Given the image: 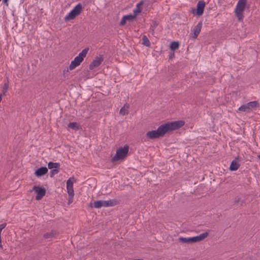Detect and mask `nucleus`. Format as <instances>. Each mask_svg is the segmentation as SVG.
Here are the masks:
<instances>
[{"label": "nucleus", "mask_w": 260, "mask_h": 260, "mask_svg": "<svg viewBox=\"0 0 260 260\" xmlns=\"http://www.w3.org/2000/svg\"><path fill=\"white\" fill-rule=\"evenodd\" d=\"M47 172L48 169L45 167H42L37 169L35 171V174L37 177H41L46 174Z\"/></svg>", "instance_id": "14"}, {"label": "nucleus", "mask_w": 260, "mask_h": 260, "mask_svg": "<svg viewBox=\"0 0 260 260\" xmlns=\"http://www.w3.org/2000/svg\"><path fill=\"white\" fill-rule=\"evenodd\" d=\"M104 60L103 56L101 55L95 57V58L91 62L89 65V69L93 70L94 68L100 66Z\"/></svg>", "instance_id": "11"}, {"label": "nucleus", "mask_w": 260, "mask_h": 260, "mask_svg": "<svg viewBox=\"0 0 260 260\" xmlns=\"http://www.w3.org/2000/svg\"><path fill=\"white\" fill-rule=\"evenodd\" d=\"M259 107L258 102L256 101L250 102L246 104L242 105L239 107L238 110L242 112H250L253 109Z\"/></svg>", "instance_id": "8"}, {"label": "nucleus", "mask_w": 260, "mask_h": 260, "mask_svg": "<svg viewBox=\"0 0 260 260\" xmlns=\"http://www.w3.org/2000/svg\"><path fill=\"white\" fill-rule=\"evenodd\" d=\"M8 88H9V84L8 83H5L4 85H3V89H2V93L1 94L3 95H5L6 93H7V92L8 91Z\"/></svg>", "instance_id": "25"}, {"label": "nucleus", "mask_w": 260, "mask_h": 260, "mask_svg": "<svg viewBox=\"0 0 260 260\" xmlns=\"http://www.w3.org/2000/svg\"><path fill=\"white\" fill-rule=\"evenodd\" d=\"M7 223H4L0 224V234H1V232L2 230L6 226Z\"/></svg>", "instance_id": "28"}, {"label": "nucleus", "mask_w": 260, "mask_h": 260, "mask_svg": "<svg viewBox=\"0 0 260 260\" xmlns=\"http://www.w3.org/2000/svg\"><path fill=\"white\" fill-rule=\"evenodd\" d=\"M56 234V233L55 231H51L50 232L46 233L44 234L43 237L45 239H51L55 236V235Z\"/></svg>", "instance_id": "19"}, {"label": "nucleus", "mask_w": 260, "mask_h": 260, "mask_svg": "<svg viewBox=\"0 0 260 260\" xmlns=\"http://www.w3.org/2000/svg\"><path fill=\"white\" fill-rule=\"evenodd\" d=\"M142 40L143 45L146 47H149L150 46V42L146 36H143Z\"/></svg>", "instance_id": "21"}, {"label": "nucleus", "mask_w": 260, "mask_h": 260, "mask_svg": "<svg viewBox=\"0 0 260 260\" xmlns=\"http://www.w3.org/2000/svg\"><path fill=\"white\" fill-rule=\"evenodd\" d=\"M89 50L88 48L84 49L74 59L71 61V64L69 66V70H73L75 69L77 67L79 66L82 61L83 60L84 58L86 56L88 51Z\"/></svg>", "instance_id": "4"}, {"label": "nucleus", "mask_w": 260, "mask_h": 260, "mask_svg": "<svg viewBox=\"0 0 260 260\" xmlns=\"http://www.w3.org/2000/svg\"><path fill=\"white\" fill-rule=\"evenodd\" d=\"M68 126L73 129H79L80 128L79 125L77 122H70Z\"/></svg>", "instance_id": "22"}, {"label": "nucleus", "mask_w": 260, "mask_h": 260, "mask_svg": "<svg viewBox=\"0 0 260 260\" xmlns=\"http://www.w3.org/2000/svg\"><path fill=\"white\" fill-rule=\"evenodd\" d=\"M117 204L116 200H110L108 201H96L93 203V207L95 208H100L102 207H112Z\"/></svg>", "instance_id": "6"}, {"label": "nucleus", "mask_w": 260, "mask_h": 260, "mask_svg": "<svg viewBox=\"0 0 260 260\" xmlns=\"http://www.w3.org/2000/svg\"><path fill=\"white\" fill-rule=\"evenodd\" d=\"M82 10V5L79 3L67 16H66L64 18L65 20L69 21L74 19L76 16L80 14Z\"/></svg>", "instance_id": "7"}, {"label": "nucleus", "mask_w": 260, "mask_h": 260, "mask_svg": "<svg viewBox=\"0 0 260 260\" xmlns=\"http://www.w3.org/2000/svg\"><path fill=\"white\" fill-rule=\"evenodd\" d=\"M173 56H174V53H173L171 55H170V58L172 57Z\"/></svg>", "instance_id": "29"}, {"label": "nucleus", "mask_w": 260, "mask_h": 260, "mask_svg": "<svg viewBox=\"0 0 260 260\" xmlns=\"http://www.w3.org/2000/svg\"><path fill=\"white\" fill-rule=\"evenodd\" d=\"M8 0H3L4 3H7Z\"/></svg>", "instance_id": "30"}, {"label": "nucleus", "mask_w": 260, "mask_h": 260, "mask_svg": "<svg viewBox=\"0 0 260 260\" xmlns=\"http://www.w3.org/2000/svg\"><path fill=\"white\" fill-rule=\"evenodd\" d=\"M48 167L49 169H57L60 167V165L57 162H49L48 164Z\"/></svg>", "instance_id": "20"}, {"label": "nucleus", "mask_w": 260, "mask_h": 260, "mask_svg": "<svg viewBox=\"0 0 260 260\" xmlns=\"http://www.w3.org/2000/svg\"><path fill=\"white\" fill-rule=\"evenodd\" d=\"M129 108V105L125 104L124 106L121 108L120 110V114L123 115L127 114L128 113V109Z\"/></svg>", "instance_id": "18"}, {"label": "nucleus", "mask_w": 260, "mask_h": 260, "mask_svg": "<svg viewBox=\"0 0 260 260\" xmlns=\"http://www.w3.org/2000/svg\"><path fill=\"white\" fill-rule=\"evenodd\" d=\"M59 171L57 169H53L50 171V176L52 177L54 174H57Z\"/></svg>", "instance_id": "26"}, {"label": "nucleus", "mask_w": 260, "mask_h": 260, "mask_svg": "<svg viewBox=\"0 0 260 260\" xmlns=\"http://www.w3.org/2000/svg\"><path fill=\"white\" fill-rule=\"evenodd\" d=\"M7 223H4L0 224V234H1V232L2 230L6 226Z\"/></svg>", "instance_id": "27"}, {"label": "nucleus", "mask_w": 260, "mask_h": 260, "mask_svg": "<svg viewBox=\"0 0 260 260\" xmlns=\"http://www.w3.org/2000/svg\"><path fill=\"white\" fill-rule=\"evenodd\" d=\"M179 47V44L178 42H173L170 44V48L174 51L178 49Z\"/></svg>", "instance_id": "24"}, {"label": "nucleus", "mask_w": 260, "mask_h": 260, "mask_svg": "<svg viewBox=\"0 0 260 260\" xmlns=\"http://www.w3.org/2000/svg\"><path fill=\"white\" fill-rule=\"evenodd\" d=\"M32 191H35L37 193L36 199L37 200H41L45 195L46 189L40 186H34L32 188Z\"/></svg>", "instance_id": "9"}, {"label": "nucleus", "mask_w": 260, "mask_h": 260, "mask_svg": "<svg viewBox=\"0 0 260 260\" xmlns=\"http://www.w3.org/2000/svg\"><path fill=\"white\" fill-rule=\"evenodd\" d=\"M1 1V0H0V2Z\"/></svg>", "instance_id": "32"}, {"label": "nucleus", "mask_w": 260, "mask_h": 260, "mask_svg": "<svg viewBox=\"0 0 260 260\" xmlns=\"http://www.w3.org/2000/svg\"><path fill=\"white\" fill-rule=\"evenodd\" d=\"M240 164L238 162L237 159L233 160L230 165V170L231 171H236L240 167Z\"/></svg>", "instance_id": "16"}, {"label": "nucleus", "mask_w": 260, "mask_h": 260, "mask_svg": "<svg viewBox=\"0 0 260 260\" xmlns=\"http://www.w3.org/2000/svg\"><path fill=\"white\" fill-rule=\"evenodd\" d=\"M74 180V178L73 177L70 178L67 181V192L69 197L71 198H73L74 195V191L73 188Z\"/></svg>", "instance_id": "10"}, {"label": "nucleus", "mask_w": 260, "mask_h": 260, "mask_svg": "<svg viewBox=\"0 0 260 260\" xmlns=\"http://www.w3.org/2000/svg\"><path fill=\"white\" fill-rule=\"evenodd\" d=\"M209 235V233L208 232H205L201 234L200 235L193 237H188V238H184L182 237H180L178 239L179 241L183 243L190 244L194 243L196 242H200L206 238H207Z\"/></svg>", "instance_id": "3"}, {"label": "nucleus", "mask_w": 260, "mask_h": 260, "mask_svg": "<svg viewBox=\"0 0 260 260\" xmlns=\"http://www.w3.org/2000/svg\"><path fill=\"white\" fill-rule=\"evenodd\" d=\"M206 4L203 1H200L198 2L197 6V15L200 16L203 15L204 13V8Z\"/></svg>", "instance_id": "12"}, {"label": "nucleus", "mask_w": 260, "mask_h": 260, "mask_svg": "<svg viewBox=\"0 0 260 260\" xmlns=\"http://www.w3.org/2000/svg\"><path fill=\"white\" fill-rule=\"evenodd\" d=\"M259 158H260V155L258 156Z\"/></svg>", "instance_id": "31"}, {"label": "nucleus", "mask_w": 260, "mask_h": 260, "mask_svg": "<svg viewBox=\"0 0 260 260\" xmlns=\"http://www.w3.org/2000/svg\"><path fill=\"white\" fill-rule=\"evenodd\" d=\"M247 0H238L234 10L238 20L241 22L244 19V11L246 6Z\"/></svg>", "instance_id": "2"}, {"label": "nucleus", "mask_w": 260, "mask_h": 260, "mask_svg": "<svg viewBox=\"0 0 260 260\" xmlns=\"http://www.w3.org/2000/svg\"><path fill=\"white\" fill-rule=\"evenodd\" d=\"M184 123L181 120L166 123L159 126L156 130L148 132L146 135L150 139H157L162 137L167 132L181 127Z\"/></svg>", "instance_id": "1"}, {"label": "nucleus", "mask_w": 260, "mask_h": 260, "mask_svg": "<svg viewBox=\"0 0 260 260\" xmlns=\"http://www.w3.org/2000/svg\"><path fill=\"white\" fill-rule=\"evenodd\" d=\"M136 18V15H124L122 17L121 21L120 22V25L121 26H123L125 24L127 21H132L134 20Z\"/></svg>", "instance_id": "13"}, {"label": "nucleus", "mask_w": 260, "mask_h": 260, "mask_svg": "<svg viewBox=\"0 0 260 260\" xmlns=\"http://www.w3.org/2000/svg\"><path fill=\"white\" fill-rule=\"evenodd\" d=\"M202 28V23H199L193 29V38L196 39L197 38L198 35H199L201 29Z\"/></svg>", "instance_id": "15"}, {"label": "nucleus", "mask_w": 260, "mask_h": 260, "mask_svg": "<svg viewBox=\"0 0 260 260\" xmlns=\"http://www.w3.org/2000/svg\"><path fill=\"white\" fill-rule=\"evenodd\" d=\"M158 23L157 21L153 20L149 28V31L154 35L155 28L158 26Z\"/></svg>", "instance_id": "17"}, {"label": "nucleus", "mask_w": 260, "mask_h": 260, "mask_svg": "<svg viewBox=\"0 0 260 260\" xmlns=\"http://www.w3.org/2000/svg\"><path fill=\"white\" fill-rule=\"evenodd\" d=\"M143 5V2H141L140 3H139L138 4H137V8L136 9L134 10V15H136V16H137V15L138 14V13H141V9L140 8V7Z\"/></svg>", "instance_id": "23"}, {"label": "nucleus", "mask_w": 260, "mask_h": 260, "mask_svg": "<svg viewBox=\"0 0 260 260\" xmlns=\"http://www.w3.org/2000/svg\"><path fill=\"white\" fill-rule=\"evenodd\" d=\"M129 150L128 145H125L123 147H119L116 150L115 156L112 157V161L114 162L119 160L123 159L127 155Z\"/></svg>", "instance_id": "5"}]
</instances>
